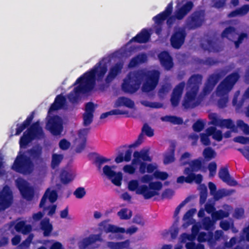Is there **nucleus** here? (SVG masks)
<instances>
[{
    "mask_svg": "<svg viewBox=\"0 0 249 249\" xmlns=\"http://www.w3.org/2000/svg\"><path fill=\"white\" fill-rule=\"evenodd\" d=\"M175 145L172 144L169 148L163 154V164L167 165L175 160Z\"/></svg>",
    "mask_w": 249,
    "mask_h": 249,
    "instance_id": "obj_24",
    "label": "nucleus"
},
{
    "mask_svg": "<svg viewBox=\"0 0 249 249\" xmlns=\"http://www.w3.org/2000/svg\"><path fill=\"white\" fill-rule=\"evenodd\" d=\"M203 225L206 230H209L213 225V222L209 217L204 218L203 221Z\"/></svg>",
    "mask_w": 249,
    "mask_h": 249,
    "instance_id": "obj_57",
    "label": "nucleus"
},
{
    "mask_svg": "<svg viewBox=\"0 0 249 249\" xmlns=\"http://www.w3.org/2000/svg\"><path fill=\"white\" fill-rule=\"evenodd\" d=\"M40 226L41 229L44 231V236H49L53 230V226L50 223V219L49 218H45L43 219L40 222Z\"/></svg>",
    "mask_w": 249,
    "mask_h": 249,
    "instance_id": "obj_27",
    "label": "nucleus"
},
{
    "mask_svg": "<svg viewBox=\"0 0 249 249\" xmlns=\"http://www.w3.org/2000/svg\"><path fill=\"white\" fill-rule=\"evenodd\" d=\"M107 71V66L106 64H103L102 61L96 63L94 66L85 72L78 77L73 84L75 87L68 95L69 101L72 103H75L78 101L80 94L87 93L92 91L96 85V75L98 80H101Z\"/></svg>",
    "mask_w": 249,
    "mask_h": 249,
    "instance_id": "obj_2",
    "label": "nucleus"
},
{
    "mask_svg": "<svg viewBox=\"0 0 249 249\" xmlns=\"http://www.w3.org/2000/svg\"><path fill=\"white\" fill-rule=\"evenodd\" d=\"M238 34L236 32V29L234 27L229 26L224 29L221 34V37L223 38H227L229 40H232V39L234 38Z\"/></svg>",
    "mask_w": 249,
    "mask_h": 249,
    "instance_id": "obj_30",
    "label": "nucleus"
},
{
    "mask_svg": "<svg viewBox=\"0 0 249 249\" xmlns=\"http://www.w3.org/2000/svg\"><path fill=\"white\" fill-rule=\"evenodd\" d=\"M201 48L205 51H208L209 52H218L215 43L211 39H207L201 43Z\"/></svg>",
    "mask_w": 249,
    "mask_h": 249,
    "instance_id": "obj_28",
    "label": "nucleus"
},
{
    "mask_svg": "<svg viewBox=\"0 0 249 249\" xmlns=\"http://www.w3.org/2000/svg\"><path fill=\"white\" fill-rule=\"evenodd\" d=\"M208 168L210 171V176L212 177L213 176L216 171V163L214 161L212 162L209 164Z\"/></svg>",
    "mask_w": 249,
    "mask_h": 249,
    "instance_id": "obj_63",
    "label": "nucleus"
},
{
    "mask_svg": "<svg viewBox=\"0 0 249 249\" xmlns=\"http://www.w3.org/2000/svg\"><path fill=\"white\" fill-rule=\"evenodd\" d=\"M205 11L196 10L188 16L185 21V26L189 30H195L202 26L205 22Z\"/></svg>",
    "mask_w": 249,
    "mask_h": 249,
    "instance_id": "obj_8",
    "label": "nucleus"
},
{
    "mask_svg": "<svg viewBox=\"0 0 249 249\" xmlns=\"http://www.w3.org/2000/svg\"><path fill=\"white\" fill-rule=\"evenodd\" d=\"M128 211V210L127 209L123 208L118 212L117 214L121 219L128 220L130 219L132 215V211L129 210L128 214L127 213Z\"/></svg>",
    "mask_w": 249,
    "mask_h": 249,
    "instance_id": "obj_42",
    "label": "nucleus"
},
{
    "mask_svg": "<svg viewBox=\"0 0 249 249\" xmlns=\"http://www.w3.org/2000/svg\"><path fill=\"white\" fill-rule=\"evenodd\" d=\"M237 126L239 127L246 135H249V125L243 120H239L237 121Z\"/></svg>",
    "mask_w": 249,
    "mask_h": 249,
    "instance_id": "obj_47",
    "label": "nucleus"
},
{
    "mask_svg": "<svg viewBox=\"0 0 249 249\" xmlns=\"http://www.w3.org/2000/svg\"><path fill=\"white\" fill-rule=\"evenodd\" d=\"M216 154L215 151L211 147L205 148L203 152V156L207 161H209L216 157Z\"/></svg>",
    "mask_w": 249,
    "mask_h": 249,
    "instance_id": "obj_37",
    "label": "nucleus"
},
{
    "mask_svg": "<svg viewBox=\"0 0 249 249\" xmlns=\"http://www.w3.org/2000/svg\"><path fill=\"white\" fill-rule=\"evenodd\" d=\"M204 125L205 124L202 121L198 120L193 124V128L195 131L199 132L203 129Z\"/></svg>",
    "mask_w": 249,
    "mask_h": 249,
    "instance_id": "obj_49",
    "label": "nucleus"
},
{
    "mask_svg": "<svg viewBox=\"0 0 249 249\" xmlns=\"http://www.w3.org/2000/svg\"><path fill=\"white\" fill-rule=\"evenodd\" d=\"M186 36L184 27L175 28L170 37L171 45L174 49H180L184 43Z\"/></svg>",
    "mask_w": 249,
    "mask_h": 249,
    "instance_id": "obj_9",
    "label": "nucleus"
},
{
    "mask_svg": "<svg viewBox=\"0 0 249 249\" xmlns=\"http://www.w3.org/2000/svg\"><path fill=\"white\" fill-rule=\"evenodd\" d=\"M128 188L130 191H135L136 194L142 195L145 199H149L155 194L148 190V186L145 184L139 185L137 180H131L128 183Z\"/></svg>",
    "mask_w": 249,
    "mask_h": 249,
    "instance_id": "obj_10",
    "label": "nucleus"
},
{
    "mask_svg": "<svg viewBox=\"0 0 249 249\" xmlns=\"http://www.w3.org/2000/svg\"><path fill=\"white\" fill-rule=\"evenodd\" d=\"M44 137V133L43 129L40 125L39 121H37L30 124L23 133L19 140L20 146L25 147L33 140L41 139Z\"/></svg>",
    "mask_w": 249,
    "mask_h": 249,
    "instance_id": "obj_6",
    "label": "nucleus"
},
{
    "mask_svg": "<svg viewBox=\"0 0 249 249\" xmlns=\"http://www.w3.org/2000/svg\"><path fill=\"white\" fill-rule=\"evenodd\" d=\"M131 155L132 151L130 149H127L125 151L124 157L123 152H119L118 156L115 159V161L117 163L122 162L124 160L128 162L131 160Z\"/></svg>",
    "mask_w": 249,
    "mask_h": 249,
    "instance_id": "obj_33",
    "label": "nucleus"
},
{
    "mask_svg": "<svg viewBox=\"0 0 249 249\" xmlns=\"http://www.w3.org/2000/svg\"><path fill=\"white\" fill-rule=\"evenodd\" d=\"M132 222L136 224L143 226L144 225V221L143 217L140 214L135 215L132 220Z\"/></svg>",
    "mask_w": 249,
    "mask_h": 249,
    "instance_id": "obj_61",
    "label": "nucleus"
},
{
    "mask_svg": "<svg viewBox=\"0 0 249 249\" xmlns=\"http://www.w3.org/2000/svg\"><path fill=\"white\" fill-rule=\"evenodd\" d=\"M110 160V159L106 158L103 156H98L95 159L94 163L96 165L98 170L100 171L102 165L105 163L109 162Z\"/></svg>",
    "mask_w": 249,
    "mask_h": 249,
    "instance_id": "obj_41",
    "label": "nucleus"
},
{
    "mask_svg": "<svg viewBox=\"0 0 249 249\" xmlns=\"http://www.w3.org/2000/svg\"><path fill=\"white\" fill-rule=\"evenodd\" d=\"M94 111V105L92 102H89L86 104L85 113L93 114Z\"/></svg>",
    "mask_w": 249,
    "mask_h": 249,
    "instance_id": "obj_56",
    "label": "nucleus"
},
{
    "mask_svg": "<svg viewBox=\"0 0 249 249\" xmlns=\"http://www.w3.org/2000/svg\"><path fill=\"white\" fill-rule=\"evenodd\" d=\"M28 153L33 160H37L41 159L42 154V150L41 148H31L29 150Z\"/></svg>",
    "mask_w": 249,
    "mask_h": 249,
    "instance_id": "obj_43",
    "label": "nucleus"
},
{
    "mask_svg": "<svg viewBox=\"0 0 249 249\" xmlns=\"http://www.w3.org/2000/svg\"><path fill=\"white\" fill-rule=\"evenodd\" d=\"M235 192L233 189L227 190L225 189H219L213 195V198L215 200H218L223 197L229 196Z\"/></svg>",
    "mask_w": 249,
    "mask_h": 249,
    "instance_id": "obj_31",
    "label": "nucleus"
},
{
    "mask_svg": "<svg viewBox=\"0 0 249 249\" xmlns=\"http://www.w3.org/2000/svg\"><path fill=\"white\" fill-rule=\"evenodd\" d=\"M161 120L163 122H170L173 124H181L183 122L181 118L176 116L166 115L162 117Z\"/></svg>",
    "mask_w": 249,
    "mask_h": 249,
    "instance_id": "obj_34",
    "label": "nucleus"
},
{
    "mask_svg": "<svg viewBox=\"0 0 249 249\" xmlns=\"http://www.w3.org/2000/svg\"><path fill=\"white\" fill-rule=\"evenodd\" d=\"M239 78L240 75L238 72H232L226 76L217 86L216 92V95L220 97L217 102L219 108H223L227 106L228 102V94Z\"/></svg>",
    "mask_w": 249,
    "mask_h": 249,
    "instance_id": "obj_5",
    "label": "nucleus"
},
{
    "mask_svg": "<svg viewBox=\"0 0 249 249\" xmlns=\"http://www.w3.org/2000/svg\"><path fill=\"white\" fill-rule=\"evenodd\" d=\"M219 178L224 182L231 186H235L237 185V182L232 178L230 175L228 167H222L218 172Z\"/></svg>",
    "mask_w": 249,
    "mask_h": 249,
    "instance_id": "obj_20",
    "label": "nucleus"
},
{
    "mask_svg": "<svg viewBox=\"0 0 249 249\" xmlns=\"http://www.w3.org/2000/svg\"><path fill=\"white\" fill-rule=\"evenodd\" d=\"M185 86V83L183 81L180 82L174 89L171 97V102L173 107H176L178 105Z\"/></svg>",
    "mask_w": 249,
    "mask_h": 249,
    "instance_id": "obj_15",
    "label": "nucleus"
},
{
    "mask_svg": "<svg viewBox=\"0 0 249 249\" xmlns=\"http://www.w3.org/2000/svg\"><path fill=\"white\" fill-rule=\"evenodd\" d=\"M146 60V56L144 54L138 55L133 57L128 64L129 68H134L138 65L140 63H144Z\"/></svg>",
    "mask_w": 249,
    "mask_h": 249,
    "instance_id": "obj_32",
    "label": "nucleus"
},
{
    "mask_svg": "<svg viewBox=\"0 0 249 249\" xmlns=\"http://www.w3.org/2000/svg\"><path fill=\"white\" fill-rule=\"evenodd\" d=\"M162 184L160 181L150 182L148 186V190L155 194L153 196L159 195L158 191L161 190Z\"/></svg>",
    "mask_w": 249,
    "mask_h": 249,
    "instance_id": "obj_36",
    "label": "nucleus"
},
{
    "mask_svg": "<svg viewBox=\"0 0 249 249\" xmlns=\"http://www.w3.org/2000/svg\"><path fill=\"white\" fill-rule=\"evenodd\" d=\"M46 127L53 135H59L63 129L61 118L57 115L52 117L48 121Z\"/></svg>",
    "mask_w": 249,
    "mask_h": 249,
    "instance_id": "obj_13",
    "label": "nucleus"
},
{
    "mask_svg": "<svg viewBox=\"0 0 249 249\" xmlns=\"http://www.w3.org/2000/svg\"><path fill=\"white\" fill-rule=\"evenodd\" d=\"M58 197L57 193L55 190L50 191L49 189V192L48 194V198L51 203H54L56 201Z\"/></svg>",
    "mask_w": 249,
    "mask_h": 249,
    "instance_id": "obj_53",
    "label": "nucleus"
},
{
    "mask_svg": "<svg viewBox=\"0 0 249 249\" xmlns=\"http://www.w3.org/2000/svg\"><path fill=\"white\" fill-rule=\"evenodd\" d=\"M116 104L118 107L125 106L130 108H133L135 106L134 102L132 100L124 96L119 97Z\"/></svg>",
    "mask_w": 249,
    "mask_h": 249,
    "instance_id": "obj_29",
    "label": "nucleus"
},
{
    "mask_svg": "<svg viewBox=\"0 0 249 249\" xmlns=\"http://www.w3.org/2000/svg\"><path fill=\"white\" fill-rule=\"evenodd\" d=\"M83 125L85 126L89 125L93 121V114L84 113L83 114Z\"/></svg>",
    "mask_w": 249,
    "mask_h": 249,
    "instance_id": "obj_48",
    "label": "nucleus"
},
{
    "mask_svg": "<svg viewBox=\"0 0 249 249\" xmlns=\"http://www.w3.org/2000/svg\"><path fill=\"white\" fill-rule=\"evenodd\" d=\"M34 111L32 112L21 124H17V128H16V132L15 134V135H19L25 128L30 126L34 119Z\"/></svg>",
    "mask_w": 249,
    "mask_h": 249,
    "instance_id": "obj_25",
    "label": "nucleus"
},
{
    "mask_svg": "<svg viewBox=\"0 0 249 249\" xmlns=\"http://www.w3.org/2000/svg\"><path fill=\"white\" fill-rule=\"evenodd\" d=\"M151 36V34L145 28L142 29L140 33L136 36L132 37L127 43V44L133 42L139 43H145L149 41Z\"/></svg>",
    "mask_w": 249,
    "mask_h": 249,
    "instance_id": "obj_21",
    "label": "nucleus"
},
{
    "mask_svg": "<svg viewBox=\"0 0 249 249\" xmlns=\"http://www.w3.org/2000/svg\"><path fill=\"white\" fill-rule=\"evenodd\" d=\"M100 240V235L99 234H91L89 237L84 238L79 243V248L80 249H86Z\"/></svg>",
    "mask_w": 249,
    "mask_h": 249,
    "instance_id": "obj_23",
    "label": "nucleus"
},
{
    "mask_svg": "<svg viewBox=\"0 0 249 249\" xmlns=\"http://www.w3.org/2000/svg\"><path fill=\"white\" fill-rule=\"evenodd\" d=\"M70 145V142L65 139H63L60 140L59 143V146L60 148L63 150H66L69 149Z\"/></svg>",
    "mask_w": 249,
    "mask_h": 249,
    "instance_id": "obj_58",
    "label": "nucleus"
},
{
    "mask_svg": "<svg viewBox=\"0 0 249 249\" xmlns=\"http://www.w3.org/2000/svg\"><path fill=\"white\" fill-rule=\"evenodd\" d=\"M63 158V155L61 154H53L51 162L52 168L54 169L58 166Z\"/></svg>",
    "mask_w": 249,
    "mask_h": 249,
    "instance_id": "obj_40",
    "label": "nucleus"
},
{
    "mask_svg": "<svg viewBox=\"0 0 249 249\" xmlns=\"http://www.w3.org/2000/svg\"><path fill=\"white\" fill-rule=\"evenodd\" d=\"M124 64L119 62L115 63L110 67L108 73L105 78V82L107 84L111 83L122 72Z\"/></svg>",
    "mask_w": 249,
    "mask_h": 249,
    "instance_id": "obj_17",
    "label": "nucleus"
},
{
    "mask_svg": "<svg viewBox=\"0 0 249 249\" xmlns=\"http://www.w3.org/2000/svg\"><path fill=\"white\" fill-rule=\"evenodd\" d=\"M16 231L18 232H21L23 234H27L32 231L31 225H26L24 221H20L18 222L15 226Z\"/></svg>",
    "mask_w": 249,
    "mask_h": 249,
    "instance_id": "obj_26",
    "label": "nucleus"
},
{
    "mask_svg": "<svg viewBox=\"0 0 249 249\" xmlns=\"http://www.w3.org/2000/svg\"><path fill=\"white\" fill-rule=\"evenodd\" d=\"M114 166L107 165H105L103 168V174L115 185L119 186L121 185L123 179L122 173L120 172H116L112 169Z\"/></svg>",
    "mask_w": 249,
    "mask_h": 249,
    "instance_id": "obj_14",
    "label": "nucleus"
},
{
    "mask_svg": "<svg viewBox=\"0 0 249 249\" xmlns=\"http://www.w3.org/2000/svg\"><path fill=\"white\" fill-rule=\"evenodd\" d=\"M86 194V192L84 187H80L77 188L74 192L73 194L77 198H83Z\"/></svg>",
    "mask_w": 249,
    "mask_h": 249,
    "instance_id": "obj_50",
    "label": "nucleus"
},
{
    "mask_svg": "<svg viewBox=\"0 0 249 249\" xmlns=\"http://www.w3.org/2000/svg\"><path fill=\"white\" fill-rule=\"evenodd\" d=\"M160 77V71L155 70L148 71L138 70L130 72L124 79L122 89L125 93L133 94L139 89L142 81L144 79L142 90L143 92L148 93L156 88Z\"/></svg>",
    "mask_w": 249,
    "mask_h": 249,
    "instance_id": "obj_1",
    "label": "nucleus"
},
{
    "mask_svg": "<svg viewBox=\"0 0 249 249\" xmlns=\"http://www.w3.org/2000/svg\"><path fill=\"white\" fill-rule=\"evenodd\" d=\"M154 177L158 179L162 180L166 179L168 177V174L165 172L156 171L154 173Z\"/></svg>",
    "mask_w": 249,
    "mask_h": 249,
    "instance_id": "obj_54",
    "label": "nucleus"
},
{
    "mask_svg": "<svg viewBox=\"0 0 249 249\" xmlns=\"http://www.w3.org/2000/svg\"><path fill=\"white\" fill-rule=\"evenodd\" d=\"M13 200V193L8 185L3 187L0 192V212L4 211L12 204Z\"/></svg>",
    "mask_w": 249,
    "mask_h": 249,
    "instance_id": "obj_11",
    "label": "nucleus"
},
{
    "mask_svg": "<svg viewBox=\"0 0 249 249\" xmlns=\"http://www.w3.org/2000/svg\"><path fill=\"white\" fill-rule=\"evenodd\" d=\"M16 184L22 197L27 200H31L34 196V188L29 186L25 180L20 178L16 180Z\"/></svg>",
    "mask_w": 249,
    "mask_h": 249,
    "instance_id": "obj_12",
    "label": "nucleus"
},
{
    "mask_svg": "<svg viewBox=\"0 0 249 249\" xmlns=\"http://www.w3.org/2000/svg\"><path fill=\"white\" fill-rule=\"evenodd\" d=\"M200 62L203 65L212 66L217 64L218 61L212 57H208L206 58L205 60H201Z\"/></svg>",
    "mask_w": 249,
    "mask_h": 249,
    "instance_id": "obj_51",
    "label": "nucleus"
},
{
    "mask_svg": "<svg viewBox=\"0 0 249 249\" xmlns=\"http://www.w3.org/2000/svg\"><path fill=\"white\" fill-rule=\"evenodd\" d=\"M196 212V210L195 209L192 208L190 209L185 213L183 219L184 220H191Z\"/></svg>",
    "mask_w": 249,
    "mask_h": 249,
    "instance_id": "obj_62",
    "label": "nucleus"
},
{
    "mask_svg": "<svg viewBox=\"0 0 249 249\" xmlns=\"http://www.w3.org/2000/svg\"><path fill=\"white\" fill-rule=\"evenodd\" d=\"M237 150L240 151L244 157L249 161V146L245 147L244 148H238Z\"/></svg>",
    "mask_w": 249,
    "mask_h": 249,
    "instance_id": "obj_64",
    "label": "nucleus"
},
{
    "mask_svg": "<svg viewBox=\"0 0 249 249\" xmlns=\"http://www.w3.org/2000/svg\"><path fill=\"white\" fill-rule=\"evenodd\" d=\"M158 58L165 70L169 71L173 67V58L168 52L164 51L160 52L158 55Z\"/></svg>",
    "mask_w": 249,
    "mask_h": 249,
    "instance_id": "obj_18",
    "label": "nucleus"
},
{
    "mask_svg": "<svg viewBox=\"0 0 249 249\" xmlns=\"http://www.w3.org/2000/svg\"><path fill=\"white\" fill-rule=\"evenodd\" d=\"M184 174L187 175L186 177L183 176H181L177 178V182L178 183H183L184 182L192 183L194 181L196 183L199 184L202 181L203 177L201 174L196 175L195 173Z\"/></svg>",
    "mask_w": 249,
    "mask_h": 249,
    "instance_id": "obj_16",
    "label": "nucleus"
},
{
    "mask_svg": "<svg viewBox=\"0 0 249 249\" xmlns=\"http://www.w3.org/2000/svg\"><path fill=\"white\" fill-rule=\"evenodd\" d=\"M125 112L118 109H115L111 110L109 111H107L102 113L100 117V119H104L110 115H122L124 114Z\"/></svg>",
    "mask_w": 249,
    "mask_h": 249,
    "instance_id": "obj_45",
    "label": "nucleus"
},
{
    "mask_svg": "<svg viewBox=\"0 0 249 249\" xmlns=\"http://www.w3.org/2000/svg\"><path fill=\"white\" fill-rule=\"evenodd\" d=\"M60 178L62 183L67 184L72 181L71 175L67 171L62 170L60 174Z\"/></svg>",
    "mask_w": 249,
    "mask_h": 249,
    "instance_id": "obj_38",
    "label": "nucleus"
},
{
    "mask_svg": "<svg viewBox=\"0 0 249 249\" xmlns=\"http://www.w3.org/2000/svg\"><path fill=\"white\" fill-rule=\"evenodd\" d=\"M194 7V3L191 1H188L180 7L177 9L174 15H171L173 11V2L169 3L165 10L153 18V20L157 25H162L163 21L167 19V24L169 27L172 26L175 22L176 19L181 20L191 11Z\"/></svg>",
    "mask_w": 249,
    "mask_h": 249,
    "instance_id": "obj_3",
    "label": "nucleus"
},
{
    "mask_svg": "<svg viewBox=\"0 0 249 249\" xmlns=\"http://www.w3.org/2000/svg\"><path fill=\"white\" fill-rule=\"evenodd\" d=\"M174 191L170 189H165L161 194V197L162 199L167 198L171 199L173 196L174 195Z\"/></svg>",
    "mask_w": 249,
    "mask_h": 249,
    "instance_id": "obj_55",
    "label": "nucleus"
},
{
    "mask_svg": "<svg viewBox=\"0 0 249 249\" xmlns=\"http://www.w3.org/2000/svg\"><path fill=\"white\" fill-rule=\"evenodd\" d=\"M142 132H144L146 136L151 137L154 136V130L147 124H145L142 128Z\"/></svg>",
    "mask_w": 249,
    "mask_h": 249,
    "instance_id": "obj_52",
    "label": "nucleus"
},
{
    "mask_svg": "<svg viewBox=\"0 0 249 249\" xmlns=\"http://www.w3.org/2000/svg\"><path fill=\"white\" fill-rule=\"evenodd\" d=\"M12 169L18 173L30 175L34 171V164L30 157L21 155L16 158Z\"/></svg>",
    "mask_w": 249,
    "mask_h": 249,
    "instance_id": "obj_7",
    "label": "nucleus"
},
{
    "mask_svg": "<svg viewBox=\"0 0 249 249\" xmlns=\"http://www.w3.org/2000/svg\"><path fill=\"white\" fill-rule=\"evenodd\" d=\"M182 165L189 164L190 167H186L183 171L184 174L194 173L201 170L203 167V162L200 159H196L192 160L190 162H183Z\"/></svg>",
    "mask_w": 249,
    "mask_h": 249,
    "instance_id": "obj_19",
    "label": "nucleus"
},
{
    "mask_svg": "<svg viewBox=\"0 0 249 249\" xmlns=\"http://www.w3.org/2000/svg\"><path fill=\"white\" fill-rule=\"evenodd\" d=\"M141 104L145 107L151 108H159L161 107V106L156 102H150L147 101H142L141 102Z\"/></svg>",
    "mask_w": 249,
    "mask_h": 249,
    "instance_id": "obj_60",
    "label": "nucleus"
},
{
    "mask_svg": "<svg viewBox=\"0 0 249 249\" xmlns=\"http://www.w3.org/2000/svg\"><path fill=\"white\" fill-rule=\"evenodd\" d=\"M200 141L205 146H208L211 144V141L208 135L206 133L200 134Z\"/></svg>",
    "mask_w": 249,
    "mask_h": 249,
    "instance_id": "obj_59",
    "label": "nucleus"
},
{
    "mask_svg": "<svg viewBox=\"0 0 249 249\" xmlns=\"http://www.w3.org/2000/svg\"><path fill=\"white\" fill-rule=\"evenodd\" d=\"M221 78V75L220 73L212 74L209 76L206 82L214 87Z\"/></svg>",
    "mask_w": 249,
    "mask_h": 249,
    "instance_id": "obj_39",
    "label": "nucleus"
},
{
    "mask_svg": "<svg viewBox=\"0 0 249 249\" xmlns=\"http://www.w3.org/2000/svg\"><path fill=\"white\" fill-rule=\"evenodd\" d=\"M202 80V76L199 74H193L188 79L187 91L182 102V106L185 109H193L200 105L201 101L197 96Z\"/></svg>",
    "mask_w": 249,
    "mask_h": 249,
    "instance_id": "obj_4",
    "label": "nucleus"
},
{
    "mask_svg": "<svg viewBox=\"0 0 249 249\" xmlns=\"http://www.w3.org/2000/svg\"><path fill=\"white\" fill-rule=\"evenodd\" d=\"M219 126L221 127H226L228 129H230L233 132H237L236 126L231 119H221Z\"/></svg>",
    "mask_w": 249,
    "mask_h": 249,
    "instance_id": "obj_35",
    "label": "nucleus"
},
{
    "mask_svg": "<svg viewBox=\"0 0 249 249\" xmlns=\"http://www.w3.org/2000/svg\"><path fill=\"white\" fill-rule=\"evenodd\" d=\"M66 98L62 94H59L56 96L53 103L51 105L49 112L58 110L61 109L66 105Z\"/></svg>",
    "mask_w": 249,
    "mask_h": 249,
    "instance_id": "obj_22",
    "label": "nucleus"
},
{
    "mask_svg": "<svg viewBox=\"0 0 249 249\" xmlns=\"http://www.w3.org/2000/svg\"><path fill=\"white\" fill-rule=\"evenodd\" d=\"M229 213L222 210L215 211L212 213V217L215 220H220L225 217H227Z\"/></svg>",
    "mask_w": 249,
    "mask_h": 249,
    "instance_id": "obj_44",
    "label": "nucleus"
},
{
    "mask_svg": "<svg viewBox=\"0 0 249 249\" xmlns=\"http://www.w3.org/2000/svg\"><path fill=\"white\" fill-rule=\"evenodd\" d=\"M107 232L124 233L125 230L124 228L118 227L114 225L109 224L106 229Z\"/></svg>",
    "mask_w": 249,
    "mask_h": 249,
    "instance_id": "obj_46",
    "label": "nucleus"
}]
</instances>
